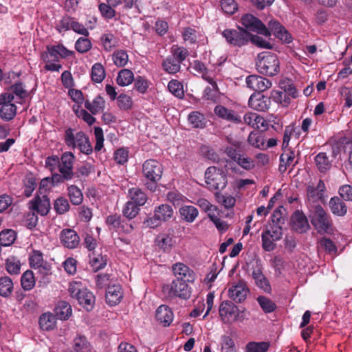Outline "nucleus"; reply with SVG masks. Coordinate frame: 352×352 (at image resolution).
Here are the masks:
<instances>
[{"mask_svg": "<svg viewBox=\"0 0 352 352\" xmlns=\"http://www.w3.org/2000/svg\"><path fill=\"white\" fill-rule=\"evenodd\" d=\"M291 225L298 233L306 232L309 228V224L306 216L302 211L296 210L291 217Z\"/></svg>", "mask_w": 352, "mask_h": 352, "instance_id": "412c9836", "label": "nucleus"}, {"mask_svg": "<svg viewBox=\"0 0 352 352\" xmlns=\"http://www.w3.org/2000/svg\"><path fill=\"white\" fill-rule=\"evenodd\" d=\"M85 107L91 114L96 115L103 111L105 107V100L100 95H98L94 98L92 102L86 100Z\"/></svg>", "mask_w": 352, "mask_h": 352, "instance_id": "cd10ccee", "label": "nucleus"}, {"mask_svg": "<svg viewBox=\"0 0 352 352\" xmlns=\"http://www.w3.org/2000/svg\"><path fill=\"white\" fill-rule=\"evenodd\" d=\"M248 143L255 148L265 149V139L263 135L258 131H252L248 138Z\"/></svg>", "mask_w": 352, "mask_h": 352, "instance_id": "a19ab883", "label": "nucleus"}, {"mask_svg": "<svg viewBox=\"0 0 352 352\" xmlns=\"http://www.w3.org/2000/svg\"><path fill=\"white\" fill-rule=\"evenodd\" d=\"M66 57V48L60 44L47 46V50L41 54L44 62H58Z\"/></svg>", "mask_w": 352, "mask_h": 352, "instance_id": "f3484780", "label": "nucleus"}, {"mask_svg": "<svg viewBox=\"0 0 352 352\" xmlns=\"http://www.w3.org/2000/svg\"><path fill=\"white\" fill-rule=\"evenodd\" d=\"M219 316L222 322L225 324L230 323L232 321L243 320V311H240L239 308L230 300L223 301L219 308Z\"/></svg>", "mask_w": 352, "mask_h": 352, "instance_id": "1a4fd4ad", "label": "nucleus"}, {"mask_svg": "<svg viewBox=\"0 0 352 352\" xmlns=\"http://www.w3.org/2000/svg\"><path fill=\"white\" fill-rule=\"evenodd\" d=\"M231 145L226 146L224 148V153L234 162L241 155L240 148L241 142L239 141L234 140L230 142Z\"/></svg>", "mask_w": 352, "mask_h": 352, "instance_id": "58836bf2", "label": "nucleus"}, {"mask_svg": "<svg viewBox=\"0 0 352 352\" xmlns=\"http://www.w3.org/2000/svg\"><path fill=\"white\" fill-rule=\"evenodd\" d=\"M220 3L222 11L228 15H232L238 10V4L234 0H221Z\"/></svg>", "mask_w": 352, "mask_h": 352, "instance_id": "774afa93", "label": "nucleus"}, {"mask_svg": "<svg viewBox=\"0 0 352 352\" xmlns=\"http://www.w3.org/2000/svg\"><path fill=\"white\" fill-rule=\"evenodd\" d=\"M188 119L193 128L203 129L206 126L205 116L199 111L191 112L188 115Z\"/></svg>", "mask_w": 352, "mask_h": 352, "instance_id": "49530a36", "label": "nucleus"}, {"mask_svg": "<svg viewBox=\"0 0 352 352\" xmlns=\"http://www.w3.org/2000/svg\"><path fill=\"white\" fill-rule=\"evenodd\" d=\"M100 41L106 52L111 51L118 44L117 38L111 33L102 34L100 37Z\"/></svg>", "mask_w": 352, "mask_h": 352, "instance_id": "4d7b16f0", "label": "nucleus"}, {"mask_svg": "<svg viewBox=\"0 0 352 352\" xmlns=\"http://www.w3.org/2000/svg\"><path fill=\"white\" fill-rule=\"evenodd\" d=\"M134 79V74L130 69H123L119 72L116 81L119 85L124 87L130 85Z\"/></svg>", "mask_w": 352, "mask_h": 352, "instance_id": "79ce46f5", "label": "nucleus"}, {"mask_svg": "<svg viewBox=\"0 0 352 352\" xmlns=\"http://www.w3.org/2000/svg\"><path fill=\"white\" fill-rule=\"evenodd\" d=\"M34 274L31 270H26L21 276V285L25 291L31 290L35 285Z\"/></svg>", "mask_w": 352, "mask_h": 352, "instance_id": "a18cd8bd", "label": "nucleus"}, {"mask_svg": "<svg viewBox=\"0 0 352 352\" xmlns=\"http://www.w3.org/2000/svg\"><path fill=\"white\" fill-rule=\"evenodd\" d=\"M123 297V293L120 285H112L107 287L105 294L106 302L110 306L118 305Z\"/></svg>", "mask_w": 352, "mask_h": 352, "instance_id": "393cba45", "label": "nucleus"}, {"mask_svg": "<svg viewBox=\"0 0 352 352\" xmlns=\"http://www.w3.org/2000/svg\"><path fill=\"white\" fill-rule=\"evenodd\" d=\"M283 228L270 227L264 229L261 233L262 248L265 252H272L276 248V242L283 237Z\"/></svg>", "mask_w": 352, "mask_h": 352, "instance_id": "6e6552de", "label": "nucleus"}, {"mask_svg": "<svg viewBox=\"0 0 352 352\" xmlns=\"http://www.w3.org/2000/svg\"><path fill=\"white\" fill-rule=\"evenodd\" d=\"M216 200L226 209L232 208L236 203L235 198L229 195H223L219 191L214 193Z\"/></svg>", "mask_w": 352, "mask_h": 352, "instance_id": "de8ad7c7", "label": "nucleus"}, {"mask_svg": "<svg viewBox=\"0 0 352 352\" xmlns=\"http://www.w3.org/2000/svg\"><path fill=\"white\" fill-rule=\"evenodd\" d=\"M7 93H12V96L14 94L19 99H25L28 96L25 85L19 81L10 86Z\"/></svg>", "mask_w": 352, "mask_h": 352, "instance_id": "864d4df0", "label": "nucleus"}, {"mask_svg": "<svg viewBox=\"0 0 352 352\" xmlns=\"http://www.w3.org/2000/svg\"><path fill=\"white\" fill-rule=\"evenodd\" d=\"M205 179L208 188L210 190H221L228 184L226 173L215 166L208 167L205 172Z\"/></svg>", "mask_w": 352, "mask_h": 352, "instance_id": "39448f33", "label": "nucleus"}, {"mask_svg": "<svg viewBox=\"0 0 352 352\" xmlns=\"http://www.w3.org/2000/svg\"><path fill=\"white\" fill-rule=\"evenodd\" d=\"M13 283L8 276L0 278V296L7 298L9 297L13 292Z\"/></svg>", "mask_w": 352, "mask_h": 352, "instance_id": "c03bdc74", "label": "nucleus"}, {"mask_svg": "<svg viewBox=\"0 0 352 352\" xmlns=\"http://www.w3.org/2000/svg\"><path fill=\"white\" fill-rule=\"evenodd\" d=\"M272 99L275 102L281 104L283 106H288L291 102L290 98L287 96V93L283 91L272 90L270 95V100Z\"/></svg>", "mask_w": 352, "mask_h": 352, "instance_id": "bf43d9fd", "label": "nucleus"}, {"mask_svg": "<svg viewBox=\"0 0 352 352\" xmlns=\"http://www.w3.org/2000/svg\"><path fill=\"white\" fill-rule=\"evenodd\" d=\"M128 197L129 198V201H133L140 207L144 206L148 200V196L146 192L138 187L129 188L128 190Z\"/></svg>", "mask_w": 352, "mask_h": 352, "instance_id": "bb28decb", "label": "nucleus"}, {"mask_svg": "<svg viewBox=\"0 0 352 352\" xmlns=\"http://www.w3.org/2000/svg\"><path fill=\"white\" fill-rule=\"evenodd\" d=\"M140 206L133 201H128L122 208V214L129 222L134 219L140 212Z\"/></svg>", "mask_w": 352, "mask_h": 352, "instance_id": "c9c22d12", "label": "nucleus"}, {"mask_svg": "<svg viewBox=\"0 0 352 352\" xmlns=\"http://www.w3.org/2000/svg\"><path fill=\"white\" fill-rule=\"evenodd\" d=\"M67 146L78 148L80 151L86 155L92 153L93 148L89 138L82 131L73 133L71 129H67Z\"/></svg>", "mask_w": 352, "mask_h": 352, "instance_id": "423d86ee", "label": "nucleus"}, {"mask_svg": "<svg viewBox=\"0 0 352 352\" xmlns=\"http://www.w3.org/2000/svg\"><path fill=\"white\" fill-rule=\"evenodd\" d=\"M66 153L60 158L57 156L47 157L45 160L46 167L50 169L53 175L54 182H62L66 178Z\"/></svg>", "mask_w": 352, "mask_h": 352, "instance_id": "0eeeda50", "label": "nucleus"}, {"mask_svg": "<svg viewBox=\"0 0 352 352\" xmlns=\"http://www.w3.org/2000/svg\"><path fill=\"white\" fill-rule=\"evenodd\" d=\"M129 56L126 51L120 50L113 54V60L118 67H124L126 65Z\"/></svg>", "mask_w": 352, "mask_h": 352, "instance_id": "338daca9", "label": "nucleus"}, {"mask_svg": "<svg viewBox=\"0 0 352 352\" xmlns=\"http://www.w3.org/2000/svg\"><path fill=\"white\" fill-rule=\"evenodd\" d=\"M166 197L167 200L172 203L175 207L183 206L182 205L186 200V197L177 190L168 192Z\"/></svg>", "mask_w": 352, "mask_h": 352, "instance_id": "0e129e2a", "label": "nucleus"}, {"mask_svg": "<svg viewBox=\"0 0 352 352\" xmlns=\"http://www.w3.org/2000/svg\"><path fill=\"white\" fill-rule=\"evenodd\" d=\"M105 223L111 231L120 233L129 234L133 230L134 227L131 222L119 214H113L107 217Z\"/></svg>", "mask_w": 352, "mask_h": 352, "instance_id": "9d476101", "label": "nucleus"}, {"mask_svg": "<svg viewBox=\"0 0 352 352\" xmlns=\"http://www.w3.org/2000/svg\"><path fill=\"white\" fill-rule=\"evenodd\" d=\"M90 166L88 164H81L76 166V171H73L72 162L67 160V181L74 177L81 179L82 177H87L90 173Z\"/></svg>", "mask_w": 352, "mask_h": 352, "instance_id": "b1692460", "label": "nucleus"}, {"mask_svg": "<svg viewBox=\"0 0 352 352\" xmlns=\"http://www.w3.org/2000/svg\"><path fill=\"white\" fill-rule=\"evenodd\" d=\"M245 82L248 88L259 94L270 89L272 85L271 80L258 75H250L247 76Z\"/></svg>", "mask_w": 352, "mask_h": 352, "instance_id": "2eb2a0df", "label": "nucleus"}, {"mask_svg": "<svg viewBox=\"0 0 352 352\" xmlns=\"http://www.w3.org/2000/svg\"><path fill=\"white\" fill-rule=\"evenodd\" d=\"M142 173L144 185L151 192H155L158 188V182L163 173L162 164L153 159L146 160L142 164Z\"/></svg>", "mask_w": 352, "mask_h": 352, "instance_id": "f03ea898", "label": "nucleus"}, {"mask_svg": "<svg viewBox=\"0 0 352 352\" xmlns=\"http://www.w3.org/2000/svg\"><path fill=\"white\" fill-rule=\"evenodd\" d=\"M6 269L10 274H18L20 273L21 263L14 256H10L6 260Z\"/></svg>", "mask_w": 352, "mask_h": 352, "instance_id": "052dcab7", "label": "nucleus"}, {"mask_svg": "<svg viewBox=\"0 0 352 352\" xmlns=\"http://www.w3.org/2000/svg\"><path fill=\"white\" fill-rule=\"evenodd\" d=\"M249 293L250 289L245 282L243 280H239L228 289L229 298L236 303H241L244 301Z\"/></svg>", "mask_w": 352, "mask_h": 352, "instance_id": "dca6fc26", "label": "nucleus"}, {"mask_svg": "<svg viewBox=\"0 0 352 352\" xmlns=\"http://www.w3.org/2000/svg\"><path fill=\"white\" fill-rule=\"evenodd\" d=\"M56 323L55 316L50 313L43 314L39 318V325L43 330L52 329Z\"/></svg>", "mask_w": 352, "mask_h": 352, "instance_id": "ea45409f", "label": "nucleus"}, {"mask_svg": "<svg viewBox=\"0 0 352 352\" xmlns=\"http://www.w3.org/2000/svg\"><path fill=\"white\" fill-rule=\"evenodd\" d=\"M285 208L283 206H279L272 213L271 216L272 225L270 227H279L283 228V225L285 224Z\"/></svg>", "mask_w": 352, "mask_h": 352, "instance_id": "e433bc0d", "label": "nucleus"}, {"mask_svg": "<svg viewBox=\"0 0 352 352\" xmlns=\"http://www.w3.org/2000/svg\"><path fill=\"white\" fill-rule=\"evenodd\" d=\"M245 28L236 25V28H228L223 31L222 35L226 41L236 47L248 44L249 32H254L266 37L271 36L265 23H242Z\"/></svg>", "mask_w": 352, "mask_h": 352, "instance_id": "f257e3e1", "label": "nucleus"}, {"mask_svg": "<svg viewBox=\"0 0 352 352\" xmlns=\"http://www.w3.org/2000/svg\"><path fill=\"white\" fill-rule=\"evenodd\" d=\"M162 65L163 69L166 72L171 74H176L181 68V64H179L178 60H176L175 58L170 55L167 56L166 58L163 60Z\"/></svg>", "mask_w": 352, "mask_h": 352, "instance_id": "4c0bfd02", "label": "nucleus"}, {"mask_svg": "<svg viewBox=\"0 0 352 352\" xmlns=\"http://www.w3.org/2000/svg\"><path fill=\"white\" fill-rule=\"evenodd\" d=\"M14 97L12 93L0 94V117L4 121H10L16 114V106L12 103Z\"/></svg>", "mask_w": 352, "mask_h": 352, "instance_id": "9b49d317", "label": "nucleus"}, {"mask_svg": "<svg viewBox=\"0 0 352 352\" xmlns=\"http://www.w3.org/2000/svg\"><path fill=\"white\" fill-rule=\"evenodd\" d=\"M317 168L321 173H324L331 168V162L326 153L320 152L315 157Z\"/></svg>", "mask_w": 352, "mask_h": 352, "instance_id": "8fccbe9b", "label": "nucleus"}, {"mask_svg": "<svg viewBox=\"0 0 352 352\" xmlns=\"http://www.w3.org/2000/svg\"><path fill=\"white\" fill-rule=\"evenodd\" d=\"M179 212L182 219L187 223L194 222L199 214L198 209L193 206H182Z\"/></svg>", "mask_w": 352, "mask_h": 352, "instance_id": "2f4dec72", "label": "nucleus"}, {"mask_svg": "<svg viewBox=\"0 0 352 352\" xmlns=\"http://www.w3.org/2000/svg\"><path fill=\"white\" fill-rule=\"evenodd\" d=\"M155 243L164 252H169L173 246V237L166 233L158 234L155 239Z\"/></svg>", "mask_w": 352, "mask_h": 352, "instance_id": "72a5a7b5", "label": "nucleus"}, {"mask_svg": "<svg viewBox=\"0 0 352 352\" xmlns=\"http://www.w3.org/2000/svg\"><path fill=\"white\" fill-rule=\"evenodd\" d=\"M208 83H210L212 87H206L204 91V98L206 100L215 101L217 98V95L219 92V87L217 82L212 77V81L209 80H206Z\"/></svg>", "mask_w": 352, "mask_h": 352, "instance_id": "09e8293b", "label": "nucleus"}, {"mask_svg": "<svg viewBox=\"0 0 352 352\" xmlns=\"http://www.w3.org/2000/svg\"><path fill=\"white\" fill-rule=\"evenodd\" d=\"M257 302L265 314L274 311L277 307L274 301L264 296H259L257 298Z\"/></svg>", "mask_w": 352, "mask_h": 352, "instance_id": "5fc2aeb1", "label": "nucleus"}, {"mask_svg": "<svg viewBox=\"0 0 352 352\" xmlns=\"http://www.w3.org/2000/svg\"><path fill=\"white\" fill-rule=\"evenodd\" d=\"M189 53L187 49L184 47L173 45L171 48V56L174 57L181 64L188 56Z\"/></svg>", "mask_w": 352, "mask_h": 352, "instance_id": "69168bd1", "label": "nucleus"}, {"mask_svg": "<svg viewBox=\"0 0 352 352\" xmlns=\"http://www.w3.org/2000/svg\"><path fill=\"white\" fill-rule=\"evenodd\" d=\"M248 104L250 108L256 111H266L271 104L270 97H267L259 93L253 94L249 98Z\"/></svg>", "mask_w": 352, "mask_h": 352, "instance_id": "6ab92c4d", "label": "nucleus"}, {"mask_svg": "<svg viewBox=\"0 0 352 352\" xmlns=\"http://www.w3.org/2000/svg\"><path fill=\"white\" fill-rule=\"evenodd\" d=\"M73 347L76 352H91V345L83 336H79L74 340Z\"/></svg>", "mask_w": 352, "mask_h": 352, "instance_id": "603ef678", "label": "nucleus"}, {"mask_svg": "<svg viewBox=\"0 0 352 352\" xmlns=\"http://www.w3.org/2000/svg\"><path fill=\"white\" fill-rule=\"evenodd\" d=\"M106 74L104 67L100 63H95L91 68V80L96 82H101L105 78Z\"/></svg>", "mask_w": 352, "mask_h": 352, "instance_id": "6e6d98bb", "label": "nucleus"}, {"mask_svg": "<svg viewBox=\"0 0 352 352\" xmlns=\"http://www.w3.org/2000/svg\"><path fill=\"white\" fill-rule=\"evenodd\" d=\"M243 120L245 124L255 129H260V126H265V120L256 113L249 112L244 115Z\"/></svg>", "mask_w": 352, "mask_h": 352, "instance_id": "f704fd0d", "label": "nucleus"}, {"mask_svg": "<svg viewBox=\"0 0 352 352\" xmlns=\"http://www.w3.org/2000/svg\"><path fill=\"white\" fill-rule=\"evenodd\" d=\"M154 213H155L157 219L162 222H166L173 218L174 210L172 206L168 204H161L155 208Z\"/></svg>", "mask_w": 352, "mask_h": 352, "instance_id": "7c9ffc66", "label": "nucleus"}, {"mask_svg": "<svg viewBox=\"0 0 352 352\" xmlns=\"http://www.w3.org/2000/svg\"><path fill=\"white\" fill-rule=\"evenodd\" d=\"M329 206L331 212L336 215L342 217L347 212V206L338 197H333L330 199Z\"/></svg>", "mask_w": 352, "mask_h": 352, "instance_id": "473e14b6", "label": "nucleus"}, {"mask_svg": "<svg viewBox=\"0 0 352 352\" xmlns=\"http://www.w3.org/2000/svg\"><path fill=\"white\" fill-rule=\"evenodd\" d=\"M73 85L74 82L72 74L67 72V87H69L67 91V96L75 102V104L72 107L73 111H74L76 107L78 109L81 108L82 104L85 103V100L82 92L79 89L72 88L71 87Z\"/></svg>", "mask_w": 352, "mask_h": 352, "instance_id": "aec40b11", "label": "nucleus"}, {"mask_svg": "<svg viewBox=\"0 0 352 352\" xmlns=\"http://www.w3.org/2000/svg\"><path fill=\"white\" fill-rule=\"evenodd\" d=\"M252 277L258 287L267 293H270L271 292L272 289L270 284L265 276L263 274L261 268L258 267L253 270Z\"/></svg>", "mask_w": 352, "mask_h": 352, "instance_id": "c85d7f7f", "label": "nucleus"}, {"mask_svg": "<svg viewBox=\"0 0 352 352\" xmlns=\"http://www.w3.org/2000/svg\"><path fill=\"white\" fill-rule=\"evenodd\" d=\"M311 222L318 232H326L331 225L329 216L320 205L315 207Z\"/></svg>", "mask_w": 352, "mask_h": 352, "instance_id": "f8f14e48", "label": "nucleus"}, {"mask_svg": "<svg viewBox=\"0 0 352 352\" xmlns=\"http://www.w3.org/2000/svg\"><path fill=\"white\" fill-rule=\"evenodd\" d=\"M156 320L164 327H168L173 320V313L166 305H160L156 310Z\"/></svg>", "mask_w": 352, "mask_h": 352, "instance_id": "a878e982", "label": "nucleus"}, {"mask_svg": "<svg viewBox=\"0 0 352 352\" xmlns=\"http://www.w3.org/2000/svg\"><path fill=\"white\" fill-rule=\"evenodd\" d=\"M67 196L72 204L78 206L83 201V195L81 190L76 186L72 185L67 187Z\"/></svg>", "mask_w": 352, "mask_h": 352, "instance_id": "37998d69", "label": "nucleus"}, {"mask_svg": "<svg viewBox=\"0 0 352 352\" xmlns=\"http://www.w3.org/2000/svg\"><path fill=\"white\" fill-rule=\"evenodd\" d=\"M214 113L219 118L234 124L241 122V118L234 110L229 109L222 105H217L214 109Z\"/></svg>", "mask_w": 352, "mask_h": 352, "instance_id": "5701e85b", "label": "nucleus"}, {"mask_svg": "<svg viewBox=\"0 0 352 352\" xmlns=\"http://www.w3.org/2000/svg\"><path fill=\"white\" fill-rule=\"evenodd\" d=\"M268 30L274 34V36L280 40L283 43L289 44L293 41L292 34L286 30V28L280 25V23H269Z\"/></svg>", "mask_w": 352, "mask_h": 352, "instance_id": "4be33fe9", "label": "nucleus"}, {"mask_svg": "<svg viewBox=\"0 0 352 352\" xmlns=\"http://www.w3.org/2000/svg\"><path fill=\"white\" fill-rule=\"evenodd\" d=\"M171 269L174 276L176 277L175 279H182L188 283H193L195 280L196 274L195 272L183 263L177 262L174 263Z\"/></svg>", "mask_w": 352, "mask_h": 352, "instance_id": "a211bd4d", "label": "nucleus"}, {"mask_svg": "<svg viewBox=\"0 0 352 352\" xmlns=\"http://www.w3.org/2000/svg\"><path fill=\"white\" fill-rule=\"evenodd\" d=\"M192 68L195 72L201 74L203 79L212 81V76L211 73L204 63L199 60H195L193 61Z\"/></svg>", "mask_w": 352, "mask_h": 352, "instance_id": "e2e57ef3", "label": "nucleus"}, {"mask_svg": "<svg viewBox=\"0 0 352 352\" xmlns=\"http://www.w3.org/2000/svg\"><path fill=\"white\" fill-rule=\"evenodd\" d=\"M28 208L41 216L47 215L50 210V199L46 195L36 196L28 202Z\"/></svg>", "mask_w": 352, "mask_h": 352, "instance_id": "4468645a", "label": "nucleus"}, {"mask_svg": "<svg viewBox=\"0 0 352 352\" xmlns=\"http://www.w3.org/2000/svg\"><path fill=\"white\" fill-rule=\"evenodd\" d=\"M268 342H250L245 347V352H267L270 348Z\"/></svg>", "mask_w": 352, "mask_h": 352, "instance_id": "680f3d73", "label": "nucleus"}, {"mask_svg": "<svg viewBox=\"0 0 352 352\" xmlns=\"http://www.w3.org/2000/svg\"><path fill=\"white\" fill-rule=\"evenodd\" d=\"M90 261L89 263L94 272H98L104 268L107 264L108 256L102 254H96L93 252L89 255Z\"/></svg>", "mask_w": 352, "mask_h": 352, "instance_id": "c756f323", "label": "nucleus"}, {"mask_svg": "<svg viewBox=\"0 0 352 352\" xmlns=\"http://www.w3.org/2000/svg\"><path fill=\"white\" fill-rule=\"evenodd\" d=\"M169 91L175 97L182 99L184 96L183 84L177 80H171L168 84Z\"/></svg>", "mask_w": 352, "mask_h": 352, "instance_id": "13d9d810", "label": "nucleus"}, {"mask_svg": "<svg viewBox=\"0 0 352 352\" xmlns=\"http://www.w3.org/2000/svg\"><path fill=\"white\" fill-rule=\"evenodd\" d=\"M256 68L258 73L274 76L280 72V61L278 56L272 52H263L258 54Z\"/></svg>", "mask_w": 352, "mask_h": 352, "instance_id": "7ed1b4c3", "label": "nucleus"}, {"mask_svg": "<svg viewBox=\"0 0 352 352\" xmlns=\"http://www.w3.org/2000/svg\"><path fill=\"white\" fill-rule=\"evenodd\" d=\"M187 283L188 282L182 279L173 280L168 286L169 296L178 297L184 300L190 298L191 296V288Z\"/></svg>", "mask_w": 352, "mask_h": 352, "instance_id": "ddd939ff", "label": "nucleus"}, {"mask_svg": "<svg viewBox=\"0 0 352 352\" xmlns=\"http://www.w3.org/2000/svg\"><path fill=\"white\" fill-rule=\"evenodd\" d=\"M68 290L72 298H76L85 310L90 311L94 309L96 297L91 292L82 285L81 281L69 283Z\"/></svg>", "mask_w": 352, "mask_h": 352, "instance_id": "20e7f679", "label": "nucleus"}, {"mask_svg": "<svg viewBox=\"0 0 352 352\" xmlns=\"http://www.w3.org/2000/svg\"><path fill=\"white\" fill-rule=\"evenodd\" d=\"M16 238V234L12 229H6L0 232V245L4 247L12 245Z\"/></svg>", "mask_w": 352, "mask_h": 352, "instance_id": "3c124183", "label": "nucleus"}]
</instances>
